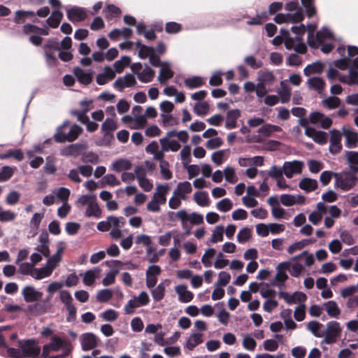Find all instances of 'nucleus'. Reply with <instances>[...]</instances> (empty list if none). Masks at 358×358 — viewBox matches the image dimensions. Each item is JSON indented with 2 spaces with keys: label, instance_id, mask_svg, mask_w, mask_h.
Wrapping results in <instances>:
<instances>
[{
  "label": "nucleus",
  "instance_id": "1",
  "mask_svg": "<svg viewBox=\"0 0 358 358\" xmlns=\"http://www.w3.org/2000/svg\"><path fill=\"white\" fill-rule=\"evenodd\" d=\"M358 168H353V171L347 170L334 174L335 178V187L343 192L352 189L358 181Z\"/></svg>",
  "mask_w": 358,
  "mask_h": 358
},
{
  "label": "nucleus",
  "instance_id": "2",
  "mask_svg": "<svg viewBox=\"0 0 358 358\" xmlns=\"http://www.w3.org/2000/svg\"><path fill=\"white\" fill-rule=\"evenodd\" d=\"M149 302L148 294L145 292H141L138 296H134L128 301L124 306V312L127 315L134 314L136 308L146 306Z\"/></svg>",
  "mask_w": 358,
  "mask_h": 358
},
{
  "label": "nucleus",
  "instance_id": "3",
  "mask_svg": "<svg viewBox=\"0 0 358 358\" xmlns=\"http://www.w3.org/2000/svg\"><path fill=\"white\" fill-rule=\"evenodd\" d=\"M18 347L21 350L23 358L40 355L41 352L37 341L34 339L19 341Z\"/></svg>",
  "mask_w": 358,
  "mask_h": 358
},
{
  "label": "nucleus",
  "instance_id": "4",
  "mask_svg": "<svg viewBox=\"0 0 358 358\" xmlns=\"http://www.w3.org/2000/svg\"><path fill=\"white\" fill-rule=\"evenodd\" d=\"M333 36L332 32L327 27H322L320 31L316 33L315 36L314 34L310 32L308 35V43L311 48H317L324 40L331 38Z\"/></svg>",
  "mask_w": 358,
  "mask_h": 358
},
{
  "label": "nucleus",
  "instance_id": "5",
  "mask_svg": "<svg viewBox=\"0 0 358 358\" xmlns=\"http://www.w3.org/2000/svg\"><path fill=\"white\" fill-rule=\"evenodd\" d=\"M82 131L83 129L78 124H74L71 127L67 134L55 133L54 134V139L57 143L72 142L78 138Z\"/></svg>",
  "mask_w": 358,
  "mask_h": 358
},
{
  "label": "nucleus",
  "instance_id": "6",
  "mask_svg": "<svg viewBox=\"0 0 358 358\" xmlns=\"http://www.w3.org/2000/svg\"><path fill=\"white\" fill-rule=\"evenodd\" d=\"M341 333L340 324L336 321H330L327 324L326 332L324 334V341L327 344L334 343Z\"/></svg>",
  "mask_w": 358,
  "mask_h": 358
},
{
  "label": "nucleus",
  "instance_id": "7",
  "mask_svg": "<svg viewBox=\"0 0 358 358\" xmlns=\"http://www.w3.org/2000/svg\"><path fill=\"white\" fill-rule=\"evenodd\" d=\"M117 128L116 122L111 118H106L101 124V131L103 133V140L99 143V145H108L113 138L112 132Z\"/></svg>",
  "mask_w": 358,
  "mask_h": 358
},
{
  "label": "nucleus",
  "instance_id": "8",
  "mask_svg": "<svg viewBox=\"0 0 358 358\" xmlns=\"http://www.w3.org/2000/svg\"><path fill=\"white\" fill-rule=\"evenodd\" d=\"M291 31L296 34L295 37H291L289 35L285 39V45L287 50H292L296 43L302 41L303 36L306 31L304 24H301L299 26H292Z\"/></svg>",
  "mask_w": 358,
  "mask_h": 358
},
{
  "label": "nucleus",
  "instance_id": "9",
  "mask_svg": "<svg viewBox=\"0 0 358 358\" xmlns=\"http://www.w3.org/2000/svg\"><path fill=\"white\" fill-rule=\"evenodd\" d=\"M342 134L338 129H332L330 131V139L329 151L332 155L339 153L342 150Z\"/></svg>",
  "mask_w": 358,
  "mask_h": 358
},
{
  "label": "nucleus",
  "instance_id": "10",
  "mask_svg": "<svg viewBox=\"0 0 358 358\" xmlns=\"http://www.w3.org/2000/svg\"><path fill=\"white\" fill-rule=\"evenodd\" d=\"M99 338L93 333L87 332L80 336V343L83 351H89L97 347Z\"/></svg>",
  "mask_w": 358,
  "mask_h": 358
},
{
  "label": "nucleus",
  "instance_id": "11",
  "mask_svg": "<svg viewBox=\"0 0 358 358\" xmlns=\"http://www.w3.org/2000/svg\"><path fill=\"white\" fill-rule=\"evenodd\" d=\"M282 166L285 176L287 178H292L294 175L300 174L302 172L303 163L298 160L285 162Z\"/></svg>",
  "mask_w": 358,
  "mask_h": 358
},
{
  "label": "nucleus",
  "instance_id": "12",
  "mask_svg": "<svg viewBox=\"0 0 358 358\" xmlns=\"http://www.w3.org/2000/svg\"><path fill=\"white\" fill-rule=\"evenodd\" d=\"M68 19L73 23L85 20L87 16L86 9L82 7L73 6L67 10Z\"/></svg>",
  "mask_w": 358,
  "mask_h": 358
},
{
  "label": "nucleus",
  "instance_id": "13",
  "mask_svg": "<svg viewBox=\"0 0 358 358\" xmlns=\"http://www.w3.org/2000/svg\"><path fill=\"white\" fill-rule=\"evenodd\" d=\"M22 294L26 302H34L40 300L43 296L41 292L37 291L33 286H26L22 291Z\"/></svg>",
  "mask_w": 358,
  "mask_h": 358
},
{
  "label": "nucleus",
  "instance_id": "14",
  "mask_svg": "<svg viewBox=\"0 0 358 358\" xmlns=\"http://www.w3.org/2000/svg\"><path fill=\"white\" fill-rule=\"evenodd\" d=\"M343 134L345 137V146L348 148H355L358 145V134L349 128H343Z\"/></svg>",
  "mask_w": 358,
  "mask_h": 358
},
{
  "label": "nucleus",
  "instance_id": "15",
  "mask_svg": "<svg viewBox=\"0 0 358 358\" xmlns=\"http://www.w3.org/2000/svg\"><path fill=\"white\" fill-rule=\"evenodd\" d=\"M73 73L78 80L85 85H89L92 80V71L91 70H83L80 67L73 69Z\"/></svg>",
  "mask_w": 358,
  "mask_h": 358
},
{
  "label": "nucleus",
  "instance_id": "16",
  "mask_svg": "<svg viewBox=\"0 0 358 358\" xmlns=\"http://www.w3.org/2000/svg\"><path fill=\"white\" fill-rule=\"evenodd\" d=\"M174 73L171 70V65L169 62H163L160 66V72L157 80L161 84H164L168 80L173 77Z\"/></svg>",
  "mask_w": 358,
  "mask_h": 358
},
{
  "label": "nucleus",
  "instance_id": "17",
  "mask_svg": "<svg viewBox=\"0 0 358 358\" xmlns=\"http://www.w3.org/2000/svg\"><path fill=\"white\" fill-rule=\"evenodd\" d=\"M176 292L178 295V299L182 303H189L194 297L192 292L187 290V287L185 285H179L175 287Z\"/></svg>",
  "mask_w": 358,
  "mask_h": 358
},
{
  "label": "nucleus",
  "instance_id": "18",
  "mask_svg": "<svg viewBox=\"0 0 358 358\" xmlns=\"http://www.w3.org/2000/svg\"><path fill=\"white\" fill-rule=\"evenodd\" d=\"M108 220L109 222L110 229L112 228L110 231V236L113 239L117 240L122 236L121 227L119 225L117 217L115 216H108Z\"/></svg>",
  "mask_w": 358,
  "mask_h": 358
},
{
  "label": "nucleus",
  "instance_id": "19",
  "mask_svg": "<svg viewBox=\"0 0 358 358\" xmlns=\"http://www.w3.org/2000/svg\"><path fill=\"white\" fill-rule=\"evenodd\" d=\"M192 191V185L188 181L179 182L173 191L174 196H179L182 200H186V194Z\"/></svg>",
  "mask_w": 358,
  "mask_h": 358
},
{
  "label": "nucleus",
  "instance_id": "20",
  "mask_svg": "<svg viewBox=\"0 0 358 358\" xmlns=\"http://www.w3.org/2000/svg\"><path fill=\"white\" fill-rule=\"evenodd\" d=\"M241 116V112L238 109L230 110L227 112L226 117L225 127L227 129H232L237 126V120Z\"/></svg>",
  "mask_w": 358,
  "mask_h": 358
},
{
  "label": "nucleus",
  "instance_id": "21",
  "mask_svg": "<svg viewBox=\"0 0 358 358\" xmlns=\"http://www.w3.org/2000/svg\"><path fill=\"white\" fill-rule=\"evenodd\" d=\"M323 308L330 317L338 318L341 310L337 303L334 301H329L324 303Z\"/></svg>",
  "mask_w": 358,
  "mask_h": 358
},
{
  "label": "nucleus",
  "instance_id": "22",
  "mask_svg": "<svg viewBox=\"0 0 358 358\" xmlns=\"http://www.w3.org/2000/svg\"><path fill=\"white\" fill-rule=\"evenodd\" d=\"M154 77L155 71L152 70L148 64H145V68L137 73L138 79L144 83L151 82Z\"/></svg>",
  "mask_w": 358,
  "mask_h": 358
},
{
  "label": "nucleus",
  "instance_id": "23",
  "mask_svg": "<svg viewBox=\"0 0 358 358\" xmlns=\"http://www.w3.org/2000/svg\"><path fill=\"white\" fill-rule=\"evenodd\" d=\"M131 167V162L126 159H119L111 164V169L117 173L129 171Z\"/></svg>",
  "mask_w": 358,
  "mask_h": 358
},
{
  "label": "nucleus",
  "instance_id": "24",
  "mask_svg": "<svg viewBox=\"0 0 358 358\" xmlns=\"http://www.w3.org/2000/svg\"><path fill=\"white\" fill-rule=\"evenodd\" d=\"M308 86L310 89L317 91L319 94H321L323 91L325 82L320 77H312L307 80Z\"/></svg>",
  "mask_w": 358,
  "mask_h": 358
},
{
  "label": "nucleus",
  "instance_id": "25",
  "mask_svg": "<svg viewBox=\"0 0 358 358\" xmlns=\"http://www.w3.org/2000/svg\"><path fill=\"white\" fill-rule=\"evenodd\" d=\"M101 269L98 267H94L92 269L87 271L83 275V282L87 286H91L94 284Z\"/></svg>",
  "mask_w": 358,
  "mask_h": 358
},
{
  "label": "nucleus",
  "instance_id": "26",
  "mask_svg": "<svg viewBox=\"0 0 358 358\" xmlns=\"http://www.w3.org/2000/svg\"><path fill=\"white\" fill-rule=\"evenodd\" d=\"M168 191V185H159L157 187V192L154 193L152 199L159 204H164L166 201V195Z\"/></svg>",
  "mask_w": 358,
  "mask_h": 358
},
{
  "label": "nucleus",
  "instance_id": "27",
  "mask_svg": "<svg viewBox=\"0 0 358 358\" xmlns=\"http://www.w3.org/2000/svg\"><path fill=\"white\" fill-rule=\"evenodd\" d=\"M317 181L310 178H304L301 179L299 183V187L306 192H310L315 190L317 188Z\"/></svg>",
  "mask_w": 358,
  "mask_h": 358
},
{
  "label": "nucleus",
  "instance_id": "28",
  "mask_svg": "<svg viewBox=\"0 0 358 358\" xmlns=\"http://www.w3.org/2000/svg\"><path fill=\"white\" fill-rule=\"evenodd\" d=\"M48 345L53 352H57L62 348H66L68 343L59 336L54 335L51 337L50 342Z\"/></svg>",
  "mask_w": 358,
  "mask_h": 358
},
{
  "label": "nucleus",
  "instance_id": "29",
  "mask_svg": "<svg viewBox=\"0 0 358 358\" xmlns=\"http://www.w3.org/2000/svg\"><path fill=\"white\" fill-rule=\"evenodd\" d=\"M62 18L63 13L59 10H55L51 16L46 20V22L49 27L55 29L59 27Z\"/></svg>",
  "mask_w": 358,
  "mask_h": 358
},
{
  "label": "nucleus",
  "instance_id": "30",
  "mask_svg": "<svg viewBox=\"0 0 358 358\" xmlns=\"http://www.w3.org/2000/svg\"><path fill=\"white\" fill-rule=\"evenodd\" d=\"M85 215L87 217H96L99 218L101 216V210L99 206L96 199L92 201V203H89V206L87 207Z\"/></svg>",
  "mask_w": 358,
  "mask_h": 358
},
{
  "label": "nucleus",
  "instance_id": "31",
  "mask_svg": "<svg viewBox=\"0 0 358 358\" xmlns=\"http://www.w3.org/2000/svg\"><path fill=\"white\" fill-rule=\"evenodd\" d=\"M257 80L264 85H271L275 80V76L271 71H260L258 72Z\"/></svg>",
  "mask_w": 358,
  "mask_h": 358
},
{
  "label": "nucleus",
  "instance_id": "32",
  "mask_svg": "<svg viewBox=\"0 0 358 358\" xmlns=\"http://www.w3.org/2000/svg\"><path fill=\"white\" fill-rule=\"evenodd\" d=\"M202 343V334L201 333H193L187 341L186 348L189 350H192L196 345Z\"/></svg>",
  "mask_w": 358,
  "mask_h": 358
},
{
  "label": "nucleus",
  "instance_id": "33",
  "mask_svg": "<svg viewBox=\"0 0 358 358\" xmlns=\"http://www.w3.org/2000/svg\"><path fill=\"white\" fill-rule=\"evenodd\" d=\"M341 103V99L335 96H329L321 101L322 106L329 110L338 108Z\"/></svg>",
  "mask_w": 358,
  "mask_h": 358
},
{
  "label": "nucleus",
  "instance_id": "34",
  "mask_svg": "<svg viewBox=\"0 0 358 358\" xmlns=\"http://www.w3.org/2000/svg\"><path fill=\"white\" fill-rule=\"evenodd\" d=\"M10 157L20 162L24 159V154L20 149L8 150L6 152L0 154V159H6Z\"/></svg>",
  "mask_w": 358,
  "mask_h": 358
},
{
  "label": "nucleus",
  "instance_id": "35",
  "mask_svg": "<svg viewBox=\"0 0 358 358\" xmlns=\"http://www.w3.org/2000/svg\"><path fill=\"white\" fill-rule=\"evenodd\" d=\"M282 130L281 127L277 125L266 124L261 127L258 129V132L266 137L271 136L274 132H278Z\"/></svg>",
  "mask_w": 358,
  "mask_h": 358
},
{
  "label": "nucleus",
  "instance_id": "36",
  "mask_svg": "<svg viewBox=\"0 0 358 358\" xmlns=\"http://www.w3.org/2000/svg\"><path fill=\"white\" fill-rule=\"evenodd\" d=\"M345 157L349 164V169L353 171V168H358V152L345 151Z\"/></svg>",
  "mask_w": 358,
  "mask_h": 358
},
{
  "label": "nucleus",
  "instance_id": "37",
  "mask_svg": "<svg viewBox=\"0 0 358 358\" xmlns=\"http://www.w3.org/2000/svg\"><path fill=\"white\" fill-rule=\"evenodd\" d=\"M194 200L199 206L202 207L209 205V198L206 192H196L194 194Z\"/></svg>",
  "mask_w": 358,
  "mask_h": 358
},
{
  "label": "nucleus",
  "instance_id": "38",
  "mask_svg": "<svg viewBox=\"0 0 358 358\" xmlns=\"http://www.w3.org/2000/svg\"><path fill=\"white\" fill-rule=\"evenodd\" d=\"M52 271H53L47 265L40 268H35L33 278L36 280H41L44 278L50 276L52 274Z\"/></svg>",
  "mask_w": 358,
  "mask_h": 358
},
{
  "label": "nucleus",
  "instance_id": "39",
  "mask_svg": "<svg viewBox=\"0 0 358 358\" xmlns=\"http://www.w3.org/2000/svg\"><path fill=\"white\" fill-rule=\"evenodd\" d=\"M131 59L128 56H122L120 59L117 60L113 64V67L116 73H120L126 66L130 64Z\"/></svg>",
  "mask_w": 358,
  "mask_h": 358
},
{
  "label": "nucleus",
  "instance_id": "40",
  "mask_svg": "<svg viewBox=\"0 0 358 358\" xmlns=\"http://www.w3.org/2000/svg\"><path fill=\"white\" fill-rule=\"evenodd\" d=\"M16 167L4 166L0 170V182L8 180L14 174Z\"/></svg>",
  "mask_w": 358,
  "mask_h": 358
},
{
  "label": "nucleus",
  "instance_id": "41",
  "mask_svg": "<svg viewBox=\"0 0 358 358\" xmlns=\"http://www.w3.org/2000/svg\"><path fill=\"white\" fill-rule=\"evenodd\" d=\"M18 273L22 275H31L33 278L34 266L31 263L23 262L19 263Z\"/></svg>",
  "mask_w": 358,
  "mask_h": 358
},
{
  "label": "nucleus",
  "instance_id": "42",
  "mask_svg": "<svg viewBox=\"0 0 358 358\" xmlns=\"http://www.w3.org/2000/svg\"><path fill=\"white\" fill-rule=\"evenodd\" d=\"M185 85L189 89L196 88L202 86L204 84L203 80L199 76H193L185 80Z\"/></svg>",
  "mask_w": 358,
  "mask_h": 358
},
{
  "label": "nucleus",
  "instance_id": "43",
  "mask_svg": "<svg viewBox=\"0 0 358 358\" xmlns=\"http://www.w3.org/2000/svg\"><path fill=\"white\" fill-rule=\"evenodd\" d=\"M322 326L319 322L310 321L307 324V329L310 331L315 337L321 338L324 336V333L320 332V328Z\"/></svg>",
  "mask_w": 358,
  "mask_h": 358
},
{
  "label": "nucleus",
  "instance_id": "44",
  "mask_svg": "<svg viewBox=\"0 0 358 358\" xmlns=\"http://www.w3.org/2000/svg\"><path fill=\"white\" fill-rule=\"evenodd\" d=\"M322 70V64L320 62H315L306 66L303 69V73L306 76H308L312 73H320Z\"/></svg>",
  "mask_w": 358,
  "mask_h": 358
},
{
  "label": "nucleus",
  "instance_id": "45",
  "mask_svg": "<svg viewBox=\"0 0 358 358\" xmlns=\"http://www.w3.org/2000/svg\"><path fill=\"white\" fill-rule=\"evenodd\" d=\"M80 150V145L71 144L64 148L61 151V155L64 156H77L79 154Z\"/></svg>",
  "mask_w": 358,
  "mask_h": 358
},
{
  "label": "nucleus",
  "instance_id": "46",
  "mask_svg": "<svg viewBox=\"0 0 358 358\" xmlns=\"http://www.w3.org/2000/svg\"><path fill=\"white\" fill-rule=\"evenodd\" d=\"M193 110L197 115H205L208 113L209 105L206 101L197 102L194 104Z\"/></svg>",
  "mask_w": 358,
  "mask_h": 358
},
{
  "label": "nucleus",
  "instance_id": "47",
  "mask_svg": "<svg viewBox=\"0 0 358 358\" xmlns=\"http://www.w3.org/2000/svg\"><path fill=\"white\" fill-rule=\"evenodd\" d=\"M113 292L109 289H103L98 292L96 294V300L101 303L108 301L112 299Z\"/></svg>",
  "mask_w": 358,
  "mask_h": 358
},
{
  "label": "nucleus",
  "instance_id": "48",
  "mask_svg": "<svg viewBox=\"0 0 358 358\" xmlns=\"http://www.w3.org/2000/svg\"><path fill=\"white\" fill-rule=\"evenodd\" d=\"M244 62L252 69L262 68L264 63L262 60L257 59L254 56L249 55L244 58Z\"/></svg>",
  "mask_w": 358,
  "mask_h": 358
},
{
  "label": "nucleus",
  "instance_id": "49",
  "mask_svg": "<svg viewBox=\"0 0 358 358\" xmlns=\"http://www.w3.org/2000/svg\"><path fill=\"white\" fill-rule=\"evenodd\" d=\"M186 219L193 225H199L203 223V215L196 212H193L190 214L186 212Z\"/></svg>",
  "mask_w": 358,
  "mask_h": 358
},
{
  "label": "nucleus",
  "instance_id": "50",
  "mask_svg": "<svg viewBox=\"0 0 358 358\" xmlns=\"http://www.w3.org/2000/svg\"><path fill=\"white\" fill-rule=\"evenodd\" d=\"M314 241L312 239H303L301 241L296 242L291 245L287 249V252L289 254H292L297 250H301L303 248L306 247L309 243H312Z\"/></svg>",
  "mask_w": 358,
  "mask_h": 358
},
{
  "label": "nucleus",
  "instance_id": "51",
  "mask_svg": "<svg viewBox=\"0 0 358 358\" xmlns=\"http://www.w3.org/2000/svg\"><path fill=\"white\" fill-rule=\"evenodd\" d=\"M106 17L112 19L113 17H117L121 14V10L117 6L113 4H108L106 9Z\"/></svg>",
  "mask_w": 358,
  "mask_h": 358
},
{
  "label": "nucleus",
  "instance_id": "52",
  "mask_svg": "<svg viewBox=\"0 0 358 358\" xmlns=\"http://www.w3.org/2000/svg\"><path fill=\"white\" fill-rule=\"evenodd\" d=\"M304 258V264L306 266H310L314 263V257L313 255H310L307 251H303L301 254L293 257L291 261H296L299 259Z\"/></svg>",
  "mask_w": 358,
  "mask_h": 358
},
{
  "label": "nucleus",
  "instance_id": "53",
  "mask_svg": "<svg viewBox=\"0 0 358 358\" xmlns=\"http://www.w3.org/2000/svg\"><path fill=\"white\" fill-rule=\"evenodd\" d=\"M165 286L163 283L159 284L155 289L152 290V296L155 301H161L164 296Z\"/></svg>",
  "mask_w": 358,
  "mask_h": 358
},
{
  "label": "nucleus",
  "instance_id": "54",
  "mask_svg": "<svg viewBox=\"0 0 358 358\" xmlns=\"http://www.w3.org/2000/svg\"><path fill=\"white\" fill-rule=\"evenodd\" d=\"M233 203L228 198L222 199L216 204L217 209L220 212H227L231 209Z\"/></svg>",
  "mask_w": 358,
  "mask_h": 358
},
{
  "label": "nucleus",
  "instance_id": "55",
  "mask_svg": "<svg viewBox=\"0 0 358 358\" xmlns=\"http://www.w3.org/2000/svg\"><path fill=\"white\" fill-rule=\"evenodd\" d=\"M180 157L185 167L191 161V147L188 145H185L180 151Z\"/></svg>",
  "mask_w": 358,
  "mask_h": 358
},
{
  "label": "nucleus",
  "instance_id": "56",
  "mask_svg": "<svg viewBox=\"0 0 358 358\" xmlns=\"http://www.w3.org/2000/svg\"><path fill=\"white\" fill-rule=\"evenodd\" d=\"M231 275L229 273L221 271L219 273L218 280L215 282L216 287H225L230 281Z\"/></svg>",
  "mask_w": 358,
  "mask_h": 358
},
{
  "label": "nucleus",
  "instance_id": "57",
  "mask_svg": "<svg viewBox=\"0 0 358 358\" xmlns=\"http://www.w3.org/2000/svg\"><path fill=\"white\" fill-rule=\"evenodd\" d=\"M224 175L225 180L230 183H235L238 180V178L236 175L234 169L230 166H227L224 169Z\"/></svg>",
  "mask_w": 358,
  "mask_h": 358
},
{
  "label": "nucleus",
  "instance_id": "58",
  "mask_svg": "<svg viewBox=\"0 0 358 358\" xmlns=\"http://www.w3.org/2000/svg\"><path fill=\"white\" fill-rule=\"evenodd\" d=\"M45 159V164L43 167L44 171L48 174H54L57 170L54 158L48 156Z\"/></svg>",
  "mask_w": 358,
  "mask_h": 358
},
{
  "label": "nucleus",
  "instance_id": "59",
  "mask_svg": "<svg viewBox=\"0 0 358 358\" xmlns=\"http://www.w3.org/2000/svg\"><path fill=\"white\" fill-rule=\"evenodd\" d=\"M162 125L164 127L175 126L178 124V121L172 115L162 113Z\"/></svg>",
  "mask_w": 358,
  "mask_h": 358
},
{
  "label": "nucleus",
  "instance_id": "60",
  "mask_svg": "<svg viewBox=\"0 0 358 358\" xmlns=\"http://www.w3.org/2000/svg\"><path fill=\"white\" fill-rule=\"evenodd\" d=\"M96 196L90 194H84L79 196L78 199L76 203L78 206L83 207L85 206H88L89 203H92V201L96 200Z\"/></svg>",
  "mask_w": 358,
  "mask_h": 358
},
{
  "label": "nucleus",
  "instance_id": "61",
  "mask_svg": "<svg viewBox=\"0 0 358 358\" xmlns=\"http://www.w3.org/2000/svg\"><path fill=\"white\" fill-rule=\"evenodd\" d=\"M89 108H84L82 110H71V114L77 117L78 121L82 124H85L88 121L89 117L87 115Z\"/></svg>",
  "mask_w": 358,
  "mask_h": 358
},
{
  "label": "nucleus",
  "instance_id": "62",
  "mask_svg": "<svg viewBox=\"0 0 358 358\" xmlns=\"http://www.w3.org/2000/svg\"><path fill=\"white\" fill-rule=\"evenodd\" d=\"M118 271L117 270H111L108 273H106L104 278L102 280V284L103 286H109L110 285H113L115 282V276L117 274Z\"/></svg>",
  "mask_w": 358,
  "mask_h": 358
},
{
  "label": "nucleus",
  "instance_id": "63",
  "mask_svg": "<svg viewBox=\"0 0 358 358\" xmlns=\"http://www.w3.org/2000/svg\"><path fill=\"white\" fill-rule=\"evenodd\" d=\"M283 174H284L283 166L278 167L275 165H273L271 167V169L268 172V176L273 179H275V180L282 177Z\"/></svg>",
  "mask_w": 358,
  "mask_h": 358
},
{
  "label": "nucleus",
  "instance_id": "64",
  "mask_svg": "<svg viewBox=\"0 0 358 358\" xmlns=\"http://www.w3.org/2000/svg\"><path fill=\"white\" fill-rule=\"evenodd\" d=\"M59 299L64 304L65 307H69L73 304V298L70 292L67 290H62L59 294Z\"/></svg>",
  "mask_w": 358,
  "mask_h": 358
}]
</instances>
